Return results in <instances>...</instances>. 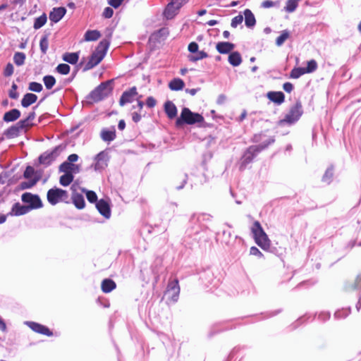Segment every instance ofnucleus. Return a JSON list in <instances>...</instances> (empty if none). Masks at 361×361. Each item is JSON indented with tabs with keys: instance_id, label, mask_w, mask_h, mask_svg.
Instances as JSON below:
<instances>
[{
	"instance_id": "obj_1",
	"label": "nucleus",
	"mask_w": 361,
	"mask_h": 361,
	"mask_svg": "<svg viewBox=\"0 0 361 361\" xmlns=\"http://www.w3.org/2000/svg\"><path fill=\"white\" fill-rule=\"evenodd\" d=\"M274 142V138H269L266 143L259 144L258 145H252L247 148L243 154L240 163L239 169L243 171L246 169L247 164L251 163L253 159L263 149L267 148L269 145Z\"/></svg>"
},
{
	"instance_id": "obj_2",
	"label": "nucleus",
	"mask_w": 361,
	"mask_h": 361,
	"mask_svg": "<svg viewBox=\"0 0 361 361\" xmlns=\"http://www.w3.org/2000/svg\"><path fill=\"white\" fill-rule=\"evenodd\" d=\"M109 46V42L103 39L99 42L96 49L91 54L89 61L85 64L84 71H87L97 66L105 56Z\"/></svg>"
},
{
	"instance_id": "obj_3",
	"label": "nucleus",
	"mask_w": 361,
	"mask_h": 361,
	"mask_svg": "<svg viewBox=\"0 0 361 361\" xmlns=\"http://www.w3.org/2000/svg\"><path fill=\"white\" fill-rule=\"evenodd\" d=\"M111 84L112 80H107L95 87L87 97L88 102H98L106 98L112 92Z\"/></svg>"
},
{
	"instance_id": "obj_4",
	"label": "nucleus",
	"mask_w": 361,
	"mask_h": 361,
	"mask_svg": "<svg viewBox=\"0 0 361 361\" xmlns=\"http://www.w3.org/2000/svg\"><path fill=\"white\" fill-rule=\"evenodd\" d=\"M251 231L257 245L264 250H269L271 247V241L258 221L254 222Z\"/></svg>"
},
{
	"instance_id": "obj_5",
	"label": "nucleus",
	"mask_w": 361,
	"mask_h": 361,
	"mask_svg": "<svg viewBox=\"0 0 361 361\" xmlns=\"http://www.w3.org/2000/svg\"><path fill=\"white\" fill-rule=\"evenodd\" d=\"M204 121L203 116L198 114L191 111L188 108L184 107L182 109L180 116L177 118L176 125L180 126L183 124L193 125Z\"/></svg>"
},
{
	"instance_id": "obj_6",
	"label": "nucleus",
	"mask_w": 361,
	"mask_h": 361,
	"mask_svg": "<svg viewBox=\"0 0 361 361\" xmlns=\"http://www.w3.org/2000/svg\"><path fill=\"white\" fill-rule=\"evenodd\" d=\"M303 113L302 104L300 102H297L293 106L283 119L279 121V125L282 126L285 123L293 124L299 120Z\"/></svg>"
},
{
	"instance_id": "obj_7",
	"label": "nucleus",
	"mask_w": 361,
	"mask_h": 361,
	"mask_svg": "<svg viewBox=\"0 0 361 361\" xmlns=\"http://www.w3.org/2000/svg\"><path fill=\"white\" fill-rule=\"evenodd\" d=\"M47 197L51 205H56L60 202L66 201L68 198V193L63 189L54 188L48 190Z\"/></svg>"
},
{
	"instance_id": "obj_8",
	"label": "nucleus",
	"mask_w": 361,
	"mask_h": 361,
	"mask_svg": "<svg viewBox=\"0 0 361 361\" xmlns=\"http://www.w3.org/2000/svg\"><path fill=\"white\" fill-rule=\"evenodd\" d=\"M63 147L61 145L55 147L51 150H47L39 157V162L41 164L50 165L61 154Z\"/></svg>"
},
{
	"instance_id": "obj_9",
	"label": "nucleus",
	"mask_w": 361,
	"mask_h": 361,
	"mask_svg": "<svg viewBox=\"0 0 361 361\" xmlns=\"http://www.w3.org/2000/svg\"><path fill=\"white\" fill-rule=\"evenodd\" d=\"M109 156L106 151L104 150L97 154L94 158V163L91 165V168L94 171L104 170L108 165Z\"/></svg>"
},
{
	"instance_id": "obj_10",
	"label": "nucleus",
	"mask_w": 361,
	"mask_h": 361,
	"mask_svg": "<svg viewBox=\"0 0 361 361\" xmlns=\"http://www.w3.org/2000/svg\"><path fill=\"white\" fill-rule=\"evenodd\" d=\"M21 200L23 202L27 203L30 210L42 207L43 204L37 195H32L30 192H25L22 195Z\"/></svg>"
},
{
	"instance_id": "obj_11",
	"label": "nucleus",
	"mask_w": 361,
	"mask_h": 361,
	"mask_svg": "<svg viewBox=\"0 0 361 361\" xmlns=\"http://www.w3.org/2000/svg\"><path fill=\"white\" fill-rule=\"evenodd\" d=\"M179 293L180 287L178 280L176 279L170 281L168 284L165 295L168 296L171 302H176L178 300Z\"/></svg>"
},
{
	"instance_id": "obj_12",
	"label": "nucleus",
	"mask_w": 361,
	"mask_h": 361,
	"mask_svg": "<svg viewBox=\"0 0 361 361\" xmlns=\"http://www.w3.org/2000/svg\"><path fill=\"white\" fill-rule=\"evenodd\" d=\"M137 95L138 92L137 91L136 87H132L129 90L123 92L119 99V104L123 106L128 103H131Z\"/></svg>"
},
{
	"instance_id": "obj_13",
	"label": "nucleus",
	"mask_w": 361,
	"mask_h": 361,
	"mask_svg": "<svg viewBox=\"0 0 361 361\" xmlns=\"http://www.w3.org/2000/svg\"><path fill=\"white\" fill-rule=\"evenodd\" d=\"M25 324L27 325L32 331L36 333L51 336L53 333L47 326L34 322H25Z\"/></svg>"
},
{
	"instance_id": "obj_14",
	"label": "nucleus",
	"mask_w": 361,
	"mask_h": 361,
	"mask_svg": "<svg viewBox=\"0 0 361 361\" xmlns=\"http://www.w3.org/2000/svg\"><path fill=\"white\" fill-rule=\"evenodd\" d=\"M66 13V9L64 7H55L49 13V20L56 23L59 22Z\"/></svg>"
},
{
	"instance_id": "obj_15",
	"label": "nucleus",
	"mask_w": 361,
	"mask_h": 361,
	"mask_svg": "<svg viewBox=\"0 0 361 361\" xmlns=\"http://www.w3.org/2000/svg\"><path fill=\"white\" fill-rule=\"evenodd\" d=\"M96 207L99 212L106 219H109L111 217V209L109 203L101 199L96 203Z\"/></svg>"
},
{
	"instance_id": "obj_16",
	"label": "nucleus",
	"mask_w": 361,
	"mask_h": 361,
	"mask_svg": "<svg viewBox=\"0 0 361 361\" xmlns=\"http://www.w3.org/2000/svg\"><path fill=\"white\" fill-rule=\"evenodd\" d=\"M59 172H67L71 174L78 173L80 171V166L69 162H63L59 168Z\"/></svg>"
},
{
	"instance_id": "obj_17",
	"label": "nucleus",
	"mask_w": 361,
	"mask_h": 361,
	"mask_svg": "<svg viewBox=\"0 0 361 361\" xmlns=\"http://www.w3.org/2000/svg\"><path fill=\"white\" fill-rule=\"evenodd\" d=\"M235 48V44L228 42H220L216 45V49L219 54H226L231 53Z\"/></svg>"
},
{
	"instance_id": "obj_18",
	"label": "nucleus",
	"mask_w": 361,
	"mask_h": 361,
	"mask_svg": "<svg viewBox=\"0 0 361 361\" xmlns=\"http://www.w3.org/2000/svg\"><path fill=\"white\" fill-rule=\"evenodd\" d=\"M116 129L114 126L111 127V130L104 128L102 130L100 137L104 142H110L116 138Z\"/></svg>"
},
{
	"instance_id": "obj_19",
	"label": "nucleus",
	"mask_w": 361,
	"mask_h": 361,
	"mask_svg": "<svg viewBox=\"0 0 361 361\" xmlns=\"http://www.w3.org/2000/svg\"><path fill=\"white\" fill-rule=\"evenodd\" d=\"M30 211V207H28L27 205H21L19 203H16L13 204L10 214L20 216L28 213Z\"/></svg>"
},
{
	"instance_id": "obj_20",
	"label": "nucleus",
	"mask_w": 361,
	"mask_h": 361,
	"mask_svg": "<svg viewBox=\"0 0 361 361\" xmlns=\"http://www.w3.org/2000/svg\"><path fill=\"white\" fill-rule=\"evenodd\" d=\"M20 116V111L17 109H13L4 115L3 120L6 123L13 122L18 120Z\"/></svg>"
},
{
	"instance_id": "obj_21",
	"label": "nucleus",
	"mask_w": 361,
	"mask_h": 361,
	"mask_svg": "<svg viewBox=\"0 0 361 361\" xmlns=\"http://www.w3.org/2000/svg\"><path fill=\"white\" fill-rule=\"evenodd\" d=\"M267 98L277 104H281L285 100V95L282 92H269Z\"/></svg>"
},
{
	"instance_id": "obj_22",
	"label": "nucleus",
	"mask_w": 361,
	"mask_h": 361,
	"mask_svg": "<svg viewBox=\"0 0 361 361\" xmlns=\"http://www.w3.org/2000/svg\"><path fill=\"white\" fill-rule=\"evenodd\" d=\"M164 110L167 116L170 119L174 118L177 116V108L171 101H167L165 102Z\"/></svg>"
},
{
	"instance_id": "obj_23",
	"label": "nucleus",
	"mask_w": 361,
	"mask_h": 361,
	"mask_svg": "<svg viewBox=\"0 0 361 361\" xmlns=\"http://www.w3.org/2000/svg\"><path fill=\"white\" fill-rule=\"evenodd\" d=\"M245 16V24L249 28H252L256 24V19L252 12L247 8L243 12Z\"/></svg>"
},
{
	"instance_id": "obj_24",
	"label": "nucleus",
	"mask_w": 361,
	"mask_h": 361,
	"mask_svg": "<svg viewBox=\"0 0 361 361\" xmlns=\"http://www.w3.org/2000/svg\"><path fill=\"white\" fill-rule=\"evenodd\" d=\"M37 99V96L33 93H26L22 100H21V105L27 108L31 104H34Z\"/></svg>"
},
{
	"instance_id": "obj_25",
	"label": "nucleus",
	"mask_w": 361,
	"mask_h": 361,
	"mask_svg": "<svg viewBox=\"0 0 361 361\" xmlns=\"http://www.w3.org/2000/svg\"><path fill=\"white\" fill-rule=\"evenodd\" d=\"M101 286L102 291L105 293H108L114 290L116 287V285L113 280L106 279L102 281Z\"/></svg>"
},
{
	"instance_id": "obj_26",
	"label": "nucleus",
	"mask_w": 361,
	"mask_h": 361,
	"mask_svg": "<svg viewBox=\"0 0 361 361\" xmlns=\"http://www.w3.org/2000/svg\"><path fill=\"white\" fill-rule=\"evenodd\" d=\"M73 203L76 208L82 209L85 206V199L82 195L79 193H73L72 195Z\"/></svg>"
},
{
	"instance_id": "obj_27",
	"label": "nucleus",
	"mask_w": 361,
	"mask_h": 361,
	"mask_svg": "<svg viewBox=\"0 0 361 361\" xmlns=\"http://www.w3.org/2000/svg\"><path fill=\"white\" fill-rule=\"evenodd\" d=\"M228 60L233 66H238L242 63V57L238 51L231 52L228 56Z\"/></svg>"
},
{
	"instance_id": "obj_28",
	"label": "nucleus",
	"mask_w": 361,
	"mask_h": 361,
	"mask_svg": "<svg viewBox=\"0 0 361 361\" xmlns=\"http://www.w3.org/2000/svg\"><path fill=\"white\" fill-rule=\"evenodd\" d=\"M185 83L183 80L180 78L173 79L169 84V87L171 90L178 91L184 87Z\"/></svg>"
},
{
	"instance_id": "obj_29",
	"label": "nucleus",
	"mask_w": 361,
	"mask_h": 361,
	"mask_svg": "<svg viewBox=\"0 0 361 361\" xmlns=\"http://www.w3.org/2000/svg\"><path fill=\"white\" fill-rule=\"evenodd\" d=\"M21 131L18 128L16 124L8 128L5 132L4 135L8 138L16 137L19 135Z\"/></svg>"
},
{
	"instance_id": "obj_30",
	"label": "nucleus",
	"mask_w": 361,
	"mask_h": 361,
	"mask_svg": "<svg viewBox=\"0 0 361 361\" xmlns=\"http://www.w3.org/2000/svg\"><path fill=\"white\" fill-rule=\"evenodd\" d=\"M100 32L97 30H87L84 35V39L87 42L96 41L100 37Z\"/></svg>"
},
{
	"instance_id": "obj_31",
	"label": "nucleus",
	"mask_w": 361,
	"mask_h": 361,
	"mask_svg": "<svg viewBox=\"0 0 361 361\" xmlns=\"http://www.w3.org/2000/svg\"><path fill=\"white\" fill-rule=\"evenodd\" d=\"M79 59L78 53H65L63 55V60L71 64H75Z\"/></svg>"
},
{
	"instance_id": "obj_32",
	"label": "nucleus",
	"mask_w": 361,
	"mask_h": 361,
	"mask_svg": "<svg viewBox=\"0 0 361 361\" xmlns=\"http://www.w3.org/2000/svg\"><path fill=\"white\" fill-rule=\"evenodd\" d=\"M195 54H190L188 56V59L190 61L195 62L199 60L205 59L208 56V54L204 51H197V52L194 53Z\"/></svg>"
},
{
	"instance_id": "obj_33",
	"label": "nucleus",
	"mask_w": 361,
	"mask_h": 361,
	"mask_svg": "<svg viewBox=\"0 0 361 361\" xmlns=\"http://www.w3.org/2000/svg\"><path fill=\"white\" fill-rule=\"evenodd\" d=\"M63 173L64 174L60 177L59 183L63 186H68L73 182L74 176L73 174H71L69 173Z\"/></svg>"
},
{
	"instance_id": "obj_34",
	"label": "nucleus",
	"mask_w": 361,
	"mask_h": 361,
	"mask_svg": "<svg viewBox=\"0 0 361 361\" xmlns=\"http://www.w3.org/2000/svg\"><path fill=\"white\" fill-rule=\"evenodd\" d=\"M47 16L46 13H44L39 17L35 18L34 25H33V27L35 30H38V29L41 28L42 26H44L45 25V23H47Z\"/></svg>"
},
{
	"instance_id": "obj_35",
	"label": "nucleus",
	"mask_w": 361,
	"mask_h": 361,
	"mask_svg": "<svg viewBox=\"0 0 361 361\" xmlns=\"http://www.w3.org/2000/svg\"><path fill=\"white\" fill-rule=\"evenodd\" d=\"M26 56L23 52H16L13 56V61L18 66H23L25 63Z\"/></svg>"
},
{
	"instance_id": "obj_36",
	"label": "nucleus",
	"mask_w": 361,
	"mask_h": 361,
	"mask_svg": "<svg viewBox=\"0 0 361 361\" xmlns=\"http://www.w3.org/2000/svg\"><path fill=\"white\" fill-rule=\"evenodd\" d=\"M300 0H288L284 7V11L288 13H293L295 11Z\"/></svg>"
},
{
	"instance_id": "obj_37",
	"label": "nucleus",
	"mask_w": 361,
	"mask_h": 361,
	"mask_svg": "<svg viewBox=\"0 0 361 361\" xmlns=\"http://www.w3.org/2000/svg\"><path fill=\"white\" fill-rule=\"evenodd\" d=\"M44 84L47 90H51L56 84V79L52 75H45L43 77Z\"/></svg>"
},
{
	"instance_id": "obj_38",
	"label": "nucleus",
	"mask_w": 361,
	"mask_h": 361,
	"mask_svg": "<svg viewBox=\"0 0 361 361\" xmlns=\"http://www.w3.org/2000/svg\"><path fill=\"white\" fill-rule=\"evenodd\" d=\"M333 176H334V169L332 166H330L325 171V173L322 177V181L324 183L329 184L332 180Z\"/></svg>"
},
{
	"instance_id": "obj_39",
	"label": "nucleus",
	"mask_w": 361,
	"mask_h": 361,
	"mask_svg": "<svg viewBox=\"0 0 361 361\" xmlns=\"http://www.w3.org/2000/svg\"><path fill=\"white\" fill-rule=\"evenodd\" d=\"M39 47L42 53L45 54L49 47V39L47 35H44L42 37L39 42Z\"/></svg>"
},
{
	"instance_id": "obj_40",
	"label": "nucleus",
	"mask_w": 361,
	"mask_h": 361,
	"mask_svg": "<svg viewBox=\"0 0 361 361\" xmlns=\"http://www.w3.org/2000/svg\"><path fill=\"white\" fill-rule=\"evenodd\" d=\"M288 37H289L288 31L283 30L281 34L276 38V44L278 47H281Z\"/></svg>"
},
{
	"instance_id": "obj_41",
	"label": "nucleus",
	"mask_w": 361,
	"mask_h": 361,
	"mask_svg": "<svg viewBox=\"0 0 361 361\" xmlns=\"http://www.w3.org/2000/svg\"><path fill=\"white\" fill-rule=\"evenodd\" d=\"M186 3L185 0H171L167 5V12H169L170 7H174L179 10Z\"/></svg>"
},
{
	"instance_id": "obj_42",
	"label": "nucleus",
	"mask_w": 361,
	"mask_h": 361,
	"mask_svg": "<svg viewBox=\"0 0 361 361\" xmlns=\"http://www.w3.org/2000/svg\"><path fill=\"white\" fill-rule=\"evenodd\" d=\"M306 73H310L315 71L317 68V63L315 60L312 59L307 61V67L304 68Z\"/></svg>"
},
{
	"instance_id": "obj_43",
	"label": "nucleus",
	"mask_w": 361,
	"mask_h": 361,
	"mask_svg": "<svg viewBox=\"0 0 361 361\" xmlns=\"http://www.w3.org/2000/svg\"><path fill=\"white\" fill-rule=\"evenodd\" d=\"M305 73L304 68H294L290 72V78L297 79Z\"/></svg>"
},
{
	"instance_id": "obj_44",
	"label": "nucleus",
	"mask_w": 361,
	"mask_h": 361,
	"mask_svg": "<svg viewBox=\"0 0 361 361\" xmlns=\"http://www.w3.org/2000/svg\"><path fill=\"white\" fill-rule=\"evenodd\" d=\"M70 69V66L66 63H60L56 68V71L62 75H67Z\"/></svg>"
},
{
	"instance_id": "obj_45",
	"label": "nucleus",
	"mask_w": 361,
	"mask_h": 361,
	"mask_svg": "<svg viewBox=\"0 0 361 361\" xmlns=\"http://www.w3.org/2000/svg\"><path fill=\"white\" fill-rule=\"evenodd\" d=\"M82 191L85 192L87 199L90 202L94 203L97 202V195L94 191L86 189H82Z\"/></svg>"
},
{
	"instance_id": "obj_46",
	"label": "nucleus",
	"mask_w": 361,
	"mask_h": 361,
	"mask_svg": "<svg viewBox=\"0 0 361 361\" xmlns=\"http://www.w3.org/2000/svg\"><path fill=\"white\" fill-rule=\"evenodd\" d=\"M43 89L42 84L37 82H31L29 83L28 90L35 92H40Z\"/></svg>"
},
{
	"instance_id": "obj_47",
	"label": "nucleus",
	"mask_w": 361,
	"mask_h": 361,
	"mask_svg": "<svg viewBox=\"0 0 361 361\" xmlns=\"http://www.w3.org/2000/svg\"><path fill=\"white\" fill-rule=\"evenodd\" d=\"M169 11V12H167V6H166L164 11V16L167 19H172L178 13V10H177L174 6V7H170V9Z\"/></svg>"
},
{
	"instance_id": "obj_48",
	"label": "nucleus",
	"mask_w": 361,
	"mask_h": 361,
	"mask_svg": "<svg viewBox=\"0 0 361 361\" xmlns=\"http://www.w3.org/2000/svg\"><path fill=\"white\" fill-rule=\"evenodd\" d=\"M243 16L242 15H238L233 18L231 23V26L233 28L238 27V25H240L243 23Z\"/></svg>"
},
{
	"instance_id": "obj_49",
	"label": "nucleus",
	"mask_w": 361,
	"mask_h": 361,
	"mask_svg": "<svg viewBox=\"0 0 361 361\" xmlns=\"http://www.w3.org/2000/svg\"><path fill=\"white\" fill-rule=\"evenodd\" d=\"M18 86L16 83H13L11 86V89L9 90L8 95L9 97L13 99H16L19 97V94L17 92Z\"/></svg>"
},
{
	"instance_id": "obj_50",
	"label": "nucleus",
	"mask_w": 361,
	"mask_h": 361,
	"mask_svg": "<svg viewBox=\"0 0 361 361\" xmlns=\"http://www.w3.org/2000/svg\"><path fill=\"white\" fill-rule=\"evenodd\" d=\"M16 124L21 132L31 125L26 118L19 121Z\"/></svg>"
},
{
	"instance_id": "obj_51",
	"label": "nucleus",
	"mask_w": 361,
	"mask_h": 361,
	"mask_svg": "<svg viewBox=\"0 0 361 361\" xmlns=\"http://www.w3.org/2000/svg\"><path fill=\"white\" fill-rule=\"evenodd\" d=\"M350 313V310H338L335 312L334 316L336 318H344L346 317Z\"/></svg>"
},
{
	"instance_id": "obj_52",
	"label": "nucleus",
	"mask_w": 361,
	"mask_h": 361,
	"mask_svg": "<svg viewBox=\"0 0 361 361\" xmlns=\"http://www.w3.org/2000/svg\"><path fill=\"white\" fill-rule=\"evenodd\" d=\"M13 71H14L13 66L11 63H8L6 66V68L4 71V74L5 76L8 77V76H11L13 73Z\"/></svg>"
},
{
	"instance_id": "obj_53",
	"label": "nucleus",
	"mask_w": 361,
	"mask_h": 361,
	"mask_svg": "<svg viewBox=\"0 0 361 361\" xmlns=\"http://www.w3.org/2000/svg\"><path fill=\"white\" fill-rule=\"evenodd\" d=\"M37 180H31L27 182H22L20 186L22 189H27L34 186L37 183Z\"/></svg>"
},
{
	"instance_id": "obj_54",
	"label": "nucleus",
	"mask_w": 361,
	"mask_h": 361,
	"mask_svg": "<svg viewBox=\"0 0 361 361\" xmlns=\"http://www.w3.org/2000/svg\"><path fill=\"white\" fill-rule=\"evenodd\" d=\"M114 14V10L111 7H106L103 11V16L106 18H110Z\"/></svg>"
},
{
	"instance_id": "obj_55",
	"label": "nucleus",
	"mask_w": 361,
	"mask_h": 361,
	"mask_svg": "<svg viewBox=\"0 0 361 361\" xmlns=\"http://www.w3.org/2000/svg\"><path fill=\"white\" fill-rule=\"evenodd\" d=\"M198 48H199L198 44L196 42H192L189 44L188 49L190 53L194 54L195 52H197Z\"/></svg>"
},
{
	"instance_id": "obj_56",
	"label": "nucleus",
	"mask_w": 361,
	"mask_h": 361,
	"mask_svg": "<svg viewBox=\"0 0 361 361\" xmlns=\"http://www.w3.org/2000/svg\"><path fill=\"white\" fill-rule=\"evenodd\" d=\"M157 101L156 99L152 97H148L146 100V105L149 108H153L156 106Z\"/></svg>"
},
{
	"instance_id": "obj_57",
	"label": "nucleus",
	"mask_w": 361,
	"mask_h": 361,
	"mask_svg": "<svg viewBox=\"0 0 361 361\" xmlns=\"http://www.w3.org/2000/svg\"><path fill=\"white\" fill-rule=\"evenodd\" d=\"M276 4V2H274L271 0H266V1H262L261 6L264 8H269L274 6Z\"/></svg>"
},
{
	"instance_id": "obj_58",
	"label": "nucleus",
	"mask_w": 361,
	"mask_h": 361,
	"mask_svg": "<svg viewBox=\"0 0 361 361\" xmlns=\"http://www.w3.org/2000/svg\"><path fill=\"white\" fill-rule=\"evenodd\" d=\"M35 170L33 167L29 166L26 168L24 172V177L26 178H30L34 174Z\"/></svg>"
},
{
	"instance_id": "obj_59",
	"label": "nucleus",
	"mask_w": 361,
	"mask_h": 361,
	"mask_svg": "<svg viewBox=\"0 0 361 361\" xmlns=\"http://www.w3.org/2000/svg\"><path fill=\"white\" fill-rule=\"evenodd\" d=\"M250 253L252 255L258 256L259 257L263 256L262 253L259 250V249L254 246L251 247V248L250 250Z\"/></svg>"
},
{
	"instance_id": "obj_60",
	"label": "nucleus",
	"mask_w": 361,
	"mask_h": 361,
	"mask_svg": "<svg viewBox=\"0 0 361 361\" xmlns=\"http://www.w3.org/2000/svg\"><path fill=\"white\" fill-rule=\"evenodd\" d=\"M123 1V0H109V4L112 7L117 8L121 5Z\"/></svg>"
},
{
	"instance_id": "obj_61",
	"label": "nucleus",
	"mask_w": 361,
	"mask_h": 361,
	"mask_svg": "<svg viewBox=\"0 0 361 361\" xmlns=\"http://www.w3.org/2000/svg\"><path fill=\"white\" fill-rule=\"evenodd\" d=\"M283 89L284 90V91H286V92H291L293 90V85L292 83L289 82H286L283 84Z\"/></svg>"
},
{
	"instance_id": "obj_62",
	"label": "nucleus",
	"mask_w": 361,
	"mask_h": 361,
	"mask_svg": "<svg viewBox=\"0 0 361 361\" xmlns=\"http://www.w3.org/2000/svg\"><path fill=\"white\" fill-rule=\"evenodd\" d=\"M78 158L79 157H78V154H71L68 157L67 161H66L65 162H69V163L74 164V162H75L78 160Z\"/></svg>"
},
{
	"instance_id": "obj_63",
	"label": "nucleus",
	"mask_w": 361,
	"mask_h": 361,
	"mask_svg": "<svg viewBox=\"0 0 361 361\" xmlns=\"http://www.w3.org/2000/svg\"><path fill=\"white\" fill-rule=\"evenodd\" d=\"M132 119L135 123H137L141 120V115L137 112L132 114Z\"/></svg>"
},
{
	"instance_id": "obj_64",
	"label": "nucleus",
	"mask_w": 361,
	"mask_h": 361,
	"mask_svg": "<svg viewBox=\"0 0 361 361\" xmlns=\"http://www.w3.org/2000/svg\"><path fill=\"white\" fill-rule=\"evenodd\" d=\"M226 100V97L224 94L219 95L216 102L218 104H223Z\"/></svg>"
}]
</instances>
